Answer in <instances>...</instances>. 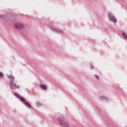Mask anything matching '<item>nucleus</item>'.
Instances as JSON below:
<instances>
[{
    "instance_id": "obj_12",
    "label": "nucleus",
    "mask_w": 127,
    "mask_h": 127,
    "mask_svg": "<svg viewBox=\"0 0 127 127\" xmlns=\"http://www.w3.org/2000/svg\"><path fill=\"white\" fill-rule=\"evenodd\" d=\"M95 77H96V78H97V79H98V76H97V75H95Z\"/></svg>"
},
{
    "instance_id": "obj_2",
    "label": "nucleus",
    "mask_w": 127,
    "mask_h": 127,
    "mask_svg": "<svg viewBox=\"0 0 127 127\" xmlns=\"http://www.w3.org/2000/svg\"><path fill=\"white\" fill-rule=\"evenodd\" d=\"M14 27H15V28H18V29H19L20 28H23L24 27V25H23V24L22 23H15L14 24Z\"/></svg>"
},
{
    "instance_id": "obj_1",
    "label": "nucleus",
    "mask_w": 127,
    "mask_h": 127,
    "mask_svg": "<svg viewBox=\"0 0 127 127\" xmlns=\"http://www.w3.org/2000/svg\"><path fill=\"white\" fill-rule=\"evenodd\" d=\"M59 122L60 123H61V125H63L65 127H70V125H69V124L64 121V119H59Z\"/></svg>"
},
{
    "instance_id": "obj_8",
    "label": "nucleus",
    "mask_w": 127,
    "mask_h": 127,
    "mask_svg": "<svg viewBox=\"0 0 127 127\" xmlns=\"http://www.w3.org/2000/svg\"><path fill=\"white\" fill-rule=\"evenodd\" d=\"M25 104L26 106H27V107H28L29 108H30V107H31V106L30 105V104H29V103L27 101H26L25 102Z\"/></svg>"
},
{
    "instance_id": "obj_7",
    "label": "nucleus",
    "mask_w": 127,
    "mask_h": 127,
    "mask_svg": "<svg viewBox=\"0 0 127 127\" xmlns=\"http://www.w3.org/2000/svg\"><path fill=\"white\" fill-rule=\"evenodd\" d=\"M15 96L19 97V99H20V100H21V101H22V102H24V101H25V99H24V98L18 96V95H17L16 94H15Z\"/></svg>"
},
{
    "instance_id": "obj_9",
    "label": "nucleus",
    "mask_w": 127,
    "mask_h": 127,
    "mask_svg": "<svg viewBox=\"0 0 127 127\" xmlns=\"http://www.w3.org/2000/svg\"><path fill=\"white\" fill-rule=\"evenodd\" d=\"M123 35L126 38H127V34L126 33H124Z\"/></svg>"
},
{
    "instance_id": "obj_13",
    "label": "nucleus",
    "mask_w": 127,
    "mask_h": 127,
    "mask_svg": "<svg viewBox=\"0 0 127 127\" xmlns=\"http://www.w3.org/2000/svg\"><path fill=\"white\" fill-rule=\"evenodd\" d=\"M59 32H62V31H61V30H60L59 31Z\"/></svg>"
},
{
    "instance_id": "obj_3",
    "label": "nucleus",
    "mask_w": 127,
    "mask_h": 127,
    "mask_svg": "<svg viewBox=\"0 0 127 127\" xmlns=\"http://www.w3.org/2000/svg\"><path fill=\"white\" fill-rule=\"evenodd\" d=\"M109 19L113 21V22H117V19L115 18V16L112 14V13H109L108 14Z\"/></svg>"
},
{
    "instance_id": "obj_5",
    "label": "nucleus",
    "mask_w": 127,
    "mask_h": 127,
    "mask_svg": "<svg viewBox=\"0 0 127 127\" xmlns=\"http://www.w3.org/2000/svg\"><path fill=\"white\" fill-rule=\"evenodd\" d=\"M8 78H9L10 81H11L12 82H14V76H12V75H9L8 76Z\"/></svg>"
},
{
    "instance_id": "obj_4",
    "label": "nucleus",
    "mask_w": 127,
    "mask_h": 127,
    "mask_svg": "<svg viewBox=\"0 0 127 127\" xmlns=\"http://www.w3.org/2000/svg\"><path fill=\"white\" fill-rule=\"evenodd\" d=\"M9 86L11 87V89H19V85H17L14 83L11 82L9 83Z\"/></svg>"
},
{
    "instance_id": "obj_6",
    "label": "nucleus",
    "mask_w": 127,
    "mask_h": 127,
    "mask_svg": "<svg viewBox=\"0 0 127 127\" xmlns=\"http://www.w3.org/2000/svg\"><path fill=\"white\" fill-rule=\"evenodd\" d=\"M40 87L41 88V89H43V90H46V85L45 84H41L40 85Z\"/></svg>"
},
{
    "instance_id": "obj_11",
    "label": "nucleus",
    "mask_w": 127,
    "mask_h": 127,
    "mask_svg": "<svg viewBox=\"0 0 127 127\" xmlns=\"http://www.w3.org/2000/svg\"><path fill=\"white\" fill-rule=\"evenodd\" d=\"M37 105L38 106H41V104L39 103V102H37Z\"/></svg>"
},
{
    "instance_id": "obj_10",
    "label": "nucleus",
    "mask_w": 127,
    "mask_h": 127,
    "mask_svg": "<svg viewBox=\"0 0 127 127\" xmlns=\"http://www.w3.org/2000/svg\"><path fill=\"white\" fill-rule=\"evenodd\" d=\"M2 76H3V74H2V73L0 72V77H2Z\"/></svg>"
}]
</instances>
